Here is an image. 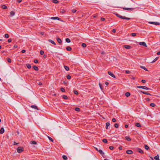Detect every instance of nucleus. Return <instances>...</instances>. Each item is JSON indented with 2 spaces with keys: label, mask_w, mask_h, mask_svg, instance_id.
<instances>
[{
  "label": "nucleus",
  "mask_w": 160,
  "mask_h": 160,
  "mask_svg": "<svg viewBox=\"0 0 160 160\" xmlns=\"http://www.w3.org/2000/svg\"><path fill=\"white\" fill-rule=\"evenodd\" d=\"M34 62L35 63H38V61L37 59H35L34 60Z\"/></svg>",
  "instance_id": "nucleus-54"
},
{
  "label": "nucleus",
  "mask_w": 160,
  "mask_h": 160,
  "mask_svg": "<svg viewBox=\"0 0 160 160\" xmlns=\"http://www.w3.org/2000/svg\"><path fill=\"white\" fill-rule=\"evenodd\" d=\"M31 107L37 110H38L39 109L38 107L36 105H32Z\"/></svg>",
  "instance_id": "nucleus-10"
},
{
  "label": "nucleus",
  "mask_w": 160,
  "mask_h": 160,
  "mask_svg": "<svg viewBox=\"0 0 160 160\" xmlns=\"http://www.w3.org/2000/svg\"><path fill=\"white\" fill-rule=\"evenodd\" d=\"M5 37L6 38H8L9 37V35L8 34H5Z\"/></svg>",
  "instance_id": "nucleus-49"
},
{
  "label": "nucleus",
  "mask_w": 160,
  "mask_h": 160,
  "mask_svg": "<svg viewBox=\"0 0 160 160\" xmlns=\"http://www.w3.org/2000/svg\"><path fill=\"white\" fill-rule=\"evenodd\" d=\"M138 149L139 152L141 153H144L143 151L141 149L138 148Z\"/></svg>",
  "instance_id": "nucleus-15"
},
{
  "label": "nucleus",
  "mask_w": 160,
  "mask_h": 160,
  "mask_svg": "<svg viewBox=\"0 0 160 160\" xmlns=\"http://www.w3.org/2000/svg\"><path fill=\"white\" fill-rule=\"evenodd\" d=\"M106 129H108V127L110 125V123L108 122H107L106 123Z\"/></svg>",
  "instance_id": "nucleus-24"
},
{
  "label": "nucleus",
  "mask_w": 160,
  "mask_h": 160,
  "mask_svg": "<svg viewBox=\"0 0 160 160\" xmlns=\"http://www.w3.org/2000/svg\"><path fill=\"white\" fill-rule=\"evenodd\" d=\"M157 54L158 55H160V51H159V52H158L157 53Z\"/></svg>",
  "instance_id": "nucleus-64"
},
{
  "label": "nucleus",
  "mask_w": 160,
  "mask_h": 160,
  "mask_svg": "<svg viewBox=\"0 0 160 160\" xmlns=\"http://www.w3.org/2000/svg\"><path fill=\"white\" fill-rule=\"evenodd\" d=\"M52 19L59 20L60 18L58 17H52L51 18Z\"/></svg>",
  "instance_id": "nucleus-9"
},
{
  "label": "nucleus",
  "mask_w": 160,
  "mask_h": 160,
  "mask_svg": "<svg viewBox=\"0 0 160 160\" xmlns=\"http://www.w3.org/2000/svg\"><path fill=\"white\" fill-rule=\"evenodd\" d=\"M4 130L3 128H2L0 130V133L2 134L4 133Z\"/></svg>",
  "instance_id": "nucleus-11"
},
{
  "label": "nucleus",
  "mask_w": 160,
  "mask_h": 160,
  "mask_svg": "<svg viewBox=\"0 0 160 160\" xmlns=\"http://www.w3.org/2000/svg\"><path fill=\"white\" fill-rule=\"evenodd\" d=\"M48 139L50 140L51 142H53V140L52 138H51V137H49L48 136Z\"/></svg>",
  "instance_id": "nucleus-36"
},
{
  "label": "nucleus",
  "mask_w": 160,
  "mask_h": 160,
  "mask_svg": "<svg viewBox=\"0 0 160 160\" xmlns=\"http://www.w3.org/2000/svg\"><path fill=\"white\" fill-rule=\"evenodd\" d=\"M124 47L126 49H130L131 48V46L128 45H125L124 46Z\"/></svg>",
  "instance_id": "nucleus-12"
},
{
  "label": "nucleus",
  "mask_w": 160,
  "mask_h": 160,
  "mask_svg": "<svg viewBox=\"0 0 160 160\" xmlns=\"http://www.w3.org/2000/svg\"><path fill=\"white\" fill-rule=\"evenodd\" d=\"M73 92L76 95H78V92L77 90H74Z\"/></svg>",
  "instance_id": "nucleus-38"
},
{
  "label": "nucleus",
  "mask_w": 160,
  "mask_h": 160,
  "mask_svg": "<svg viewBox=\"0 0 160 160\" xmlns=\"http://www.w3.org/2000/svg\"><path fill=\"white\" fill-rule=\"evenodd\" d=\"M40 34L42 35H43L44 34V32H41L40 33Z\"/></svg>",
  "instance_id": "nucleus-61"
},
{
  "label": "nucleus",
  "mask_w": 160,
  "mask_h": 160,
  "mask_svg": "<svg viewBox=\"0 0 160 160\" xmlns=\"http://www.w3.org/2000/svg\"><path fill=\"white\" fill-rule=\"evenodd\" d=\"M141 92L142 93H143V94H145L149 95H151L150 93H148V92H145L142 91H141Z\"/></svg>",
  "instance_id": "nucleus-17"
},
{
  "label": "nucleus",
  "mask_w": 160,
  "mask_h": 160,
  "mask_svg": "<svg viewBox=\"0 0 160 160\" xmlns=\"http://www.w3.org/2000/svg\"><path fill=\"white\" fill-rule=\"evenodd\" d=\"M52 2L55 3H58L59 1L57 0H52Z\"/></svg>",
  "instance_id": "nucleus-34"
},
{
  "label": "nucleus",
  "mask_w": 160,
  "mask_h": 160,
  "mask_svg": "<svg viewBox=\"0 0 160 160\" xmlns=\"http://www.w3.org/2000/svg\"><path fill=\"white\" fill-rule=\"evenodd\" d=\"M66 49L68 51H70L72 50V48L70 47H68L66 48Z\"/></svg>",
  "instance_id": "nucleus-35"
},
{
  "label": "nucleus",
  "mask_w": 160,
  "mask_h": 160,
  "mask_svg": "<svg viewBox=\"0 0 160 160\" xmlns=\"http://www.w3.org/2000/svg\"><path fill=\"white\" fill-rule=\"evenodd\" d=\"M67 78L68 79H70L71 78V77L69 75H68L67 76Z\"/></svg>",
  "instance_id": "nucleus-46"
},
{
  "label": "nucleus",
  "mask_w": 160,
  "mask_h": 160,
  "mask_svg": "<svg viewBox=\"0 0 160 160\" xmlns=\"http://www.w3.org/2000/svg\"><path fill=\"white\" fill-rule=\"evenodd\" d=\"M11 41H12V39L11 38L8 39V42H11Z\"/></svg>",
  "instance_id": "nucleus-56"
},
{
  "label": "nucleus",
  "mask_w": 160,
  "mask_h": 160,
  "mask_svg": "<svg viewBox=\"0 0 160 160\" xmlns=\"http://www.w3.org/2000/svg\"><path fill=\"white\" fill-rule=\"evenodd\" d=\"M15 14V13L13 11H11L10 12V15H11V16H14Z\"/></svg>",
  "instance_id": "nucleus-18"
},
{
  "label": "nucleus",
  "mask_w": 160,
  "mask_h": 160,
  "mask_svg": "<svg viewBox=\"0 0 160 160\" xmlns=\"http://www.w3.org/2000/svg\"><path fill=\"white\" fill-rule=\"evenodd\" d=\"M126 73L127 74L130 73V71L129 70H126L125 71Z\"/></svg>",
  "instance_id": "nucleus-51"
},
{
  "label": "nucleus",
  "mask_w": 160,
  "mask_h": 160,
  "mask_svg": "<svg viewBox=\"0 0 160 160\" xmlns=\"http://www.w3.org/2000/svg\"><path fill=\"white\" fill-rule=\"evenodd\" d=\"M64 68L66 70V71H68L69 70V67L67 66H64Z\"/></svg>",
  "instance_id": "nucleus-29"
},
{
  "label": "nucleus",
  "mask_w": 160,
  "mask_h": 160,
  "mask_svg": "<svg viewBox=\"0 0 160 160\" xmlns=\"http://www.w3.org/2000/svg\"><path fill=\"white\" fill-rule=\"evenodd\" d=\"M62 158L64 160H67L68 159L67 157L65 155H63L62 156Z\"/></svg>",
  "instance_id": "nucleus-23"
},
{
  "label": "nucleus",
  "mask_w": 160,
  "mask_h": 160,
  "mask_svg": "<svg viewBox=\"0 0 160 160\" xmlns=\"http://www.w3.org/2000/svg\"><path fill=\"white\" fill-rule=\"evenodd\" d=\"M60 89H61V90L62 92H65V90L63 88H61Z\"/></svg>",
  "instance_id": "nucleus-44"
},
{
  "label": "nucleus",
  "mask_w": 160,
  "mask_h": 160,
  "mask_svg": "<svg viewBox=\"0 0 160 160\" xmlns=\"http://www.w3.org/2000/svg\"><path fill=\"white\" fill-rule=\"evenodd\" d=\"M112 32H114H114H116V29H113L112 30Z\"/></svg>",
  "instance_id": "nucleus-63"
},
{
  "label": "nucleus",
  "mask_w": 160,
  "mask_h": 160,
  "mask_svg": "<svg viewBox=\"0 0 160 160\" xmlns=\"http://www.w3.org/2000/svg\"><path fill=\"white\" fill-rule=\"evenodd\" d=\"M115 14L117 17H118L120 18L123 19H127L128 20H129L130 19V18H127L125 17H123L122 16L119 15V14H118L117 13H115Z\"/></svg>",
  "instance_id": "nucleus-1"
},
{
  "label": "nucleus",
  "mask_w": 160,
  "mask_h": 160,
  "mask_svg": "<svg viewBox=\"0 0 160 160\" xmlns=\"http://www.w3.org/2000/svg\"><path fill=\"white\" fill-rule=\"evenodd\" d=\"M114 126L116 128H118V123H115L114 124Z\"/></svg>",
  "instance_id": "nucleus-47"
},
{
  "label": "nucleus",
  "mask_w": 160,
  "mask_h": 160,
  "mask_svg": "<svg viewBox=\"0 0 160 160\" xmlns=\"http://www.w3.org/2000/svg\"><path fill=\"white\" fill-rule=\"evenodd\" d=\"M154 158L156 160H159V156L158 155H157L156 156L154 157Z\"/></svg>",
  "instance_id": "nucleus-26"
},
{
  "label": "nucleus",
  "mask_w": 160,
  "mask_h": 160,
  "mask_svg": "<svg viewBox=\"0 0 160 160\" xmlns=\"http://www.w3.org/2000/svg\"><path fill=\"white\" fill-rule=\"evenodd\" d=\"M7 61L9 63H11V60L9 58H7Z\"/></svg>",
  "instance_id": "nucleus-45"
},
{
  "label": "nucleus",
  "mask_w": 160,
  "mask_h": 160,
  "mask_svg": "<svg viewBox=\"0 0 160 160\" xmlns=\"http://www.w3.org/2000/svg\"><path fill=\"white\" fill-rule=\"evenodd\" d=\"M139 44L140 45H142L146 47H147L146 43L144 42H140L139 43Z\"/></svg>",
  "instance_id": "nucleus-6"
},
{
  "label": "nucleus",
  "mask_w": 160,
  "mask_h": 160,
  "mask_svg": "<svg viewBox=\"0 0 160 160\" xmlns=\"http://www.w3.org/2000/svg\"><path fill=\"white\" fill-rule=\"evenodd\" d=\"M25 52H26V51L25 50H22L21 51L22 52V53H24Z\"/></svg>",
  "instance_id": "nucleus-59"
},
{
  "label": "nucleus",
  "mask_w": 160,
  "mask_h": 160,
  "mask_svg": "<svg viewBox=\"0 0 160 160\" xmlns=\"http://www.w3.org/2000/svg\"><path fill=\"white\" fill-rule=\"evenodd\" d=\"M30 144H37V142L35 141H31L30 142Z\"/></svg>",
  "instance_id": "nucleus-13"
},
{
  "label": "nucleus",
  "mask_w": 160,
  "mask_h": 160,
  "mask_svg": "<svg viewBox=\"0 0 160 160\" xmlns=\"http://www.w3.org/2000/svg\"><path fill=\"white\" fill-rule=\"evenodd\" d=\"M75 111H80V108H75Z\"/></svg>",
  "instance_id": "nucleus-43"
},
{
  "label": "nucleus",
  "mask_w": 160,
  "mask_h": 160,
  "mask_svg": "<svg viewBox=\"0 0 160 160\" xmlns=\"http://www.w3.org/2000/svg\"><path fill=\"white\" fill-rule=\"evenodd\" d=\"M158 57H157V58H155L152 61V62H151V63H154V62H155L157 60H158Z\"/></svg>",
  "instance_id": "nucleus-25"
},
{
  "label": "nucleus",
  "mask_w": 160,
  "mask_h": 160,
  "mask_svg": "<svg viewBox=\"0 0 160 160\" xmlns=\"http://www.w3.org/2000/svg\"><path fill=\"white\" fill-rule=\"evenodd\" d=\"M33 68L36 71H38V68L36 66H33Z\"/></svg>",
  "instance_id": "nucleus-16"
},
{
  "label": "nucleus",
  "mask_w": 160,
  "mask_h": 160,
  "mask_svg": "<svg viewBox=\"0 0 160 160\" xmlns=\"http://www.w3.org/2000/svg\"><path fill=\"white\" fill-rule=\"evenodd\" d=\"M24 150V148L23 147H18L17 149V152L19 153H21Z\"/></svg>",
  "instance_id": "nucleus-2"
},
{
  "label": "nucleus",
  "mask_w": 160,
  "mask_h": 160,
  "mask_svg": "<svg viewBox=\"0 0 160 160\" xmlns=\"http://www.w3.org/2000/svg\"><path fill=\"white\" fill-rule=\"evenodd\" d=\"M125 138L128 141H130L131 140V138H130L128 136L125 137Z\"/></svg>",
  "instance_id": "nucleus-28"
},
{
  "label": "nucleus",
  "mask_w": 160,
  "mask_h": 160,
  "mask_svg": "<svg viewBox=\"0 0 160 160\" xmlns=\"http://www.w3.org/2000/svg\"><path fill=\"white\" fill-rule=\"evenodd\" d=\"M57 41L59 43H61L62 42V40H61V39H60L59 38H57Z\"/></svg>",
  "instance_id": "nucleus-21"
},
{
  "label": "nucleus",
  "mask_w": 160,
  "mask_h": 160,
  "mask_svg": "<svg viewBox=\"0 0 160 160\" xmlns=\"http://www.w3.org/2000/svg\"><path fill=\"white\" fill-rule=\"evenodd\" d=\"M98 152L101 154L102 155V156H103V155L104 154V153L100 149H99L98 151Z\"/></svg>",
  "instance_id": "nucleus-14"
},
{
  "label": "nucleus",
  "mask_w": 160,
  "mask_h": 160,
  "mask_svg": "<svg viewBox=\"0 0 160 160\" xmlns=\"http://www.w3.org/2000/svg\"><path fill=\"white\" fill-rule=\"evenodd\" d=\"M77 10L76 9H73L72 10V12L73 13H75L76 12Z\"/></svg>",
  "instance_id": "nucleus-53"
},
{
  "label": "nucleus",
  "mask_w": 160,
  "mask_h": 160,
  "mask_svg": "<svg viewBox=\"0 0 160 160\" xmlns=\"http://www.w3.org/2000/svg\"><path fill=\"white\" fill-rule=\"evenodd\" d=\"M113 146H110L109 147V148L110 149V150H113Z\"/></svg>",
  "instance_id": "nucleus-52"
},
{
  "label": "nucleus",
  "mask_w": 160,
  "mask_h": 160,
  "mask_svg": "<svg viewBox=\"0 0 160 160\" xmlns=\"http://www.w3.org/2000/svg\"><path fill=\"white\" fill-rule=\"evenodd\" d=\"M26 65L28 68V69H30L31 68V66L30 64L28 63L26 64Z\"/></svg>",
  "instance_id": "nucleus-32"
},
{
  "label": "nucleus",
  "mask_w": 160,
  "mask_h": 160,
  "mask_svg": "<svg viewBox=\"0 0 160 160\" xmlns=\"http://www.w3.org/2000/svg\"><path fill=\"white\" fill-rule=\"evenodd\" d=\"M19 144L18 143H16L15 142H14L13 144H14V145H17V144Z\"/></svg>",
  "instance_id": "nucleus-60"
},
{
  "label": "nucleus",
  "mask_w": 160,
  "mask_h": 160,
  "mask_svg": "<svg viewBox=\"0 0 160 160\" xmlns=\"http://www.w3.org/2000/svg\"><path fill=\"white\" fill-rule=\"evenodd\" d=\"M119 149H120V150H122V146H120L119 147Z\"/></svg>",
  "instance_id": "nucleus-62"
},
{
  "label": "nucleus",
  "mask_w": 160,
  "mask_h": 160,
  "mask_svg": "<svg viewBox=\"0 0 160 160\" xmlns=\"http://www.w3.org/2000/svg\"><path fill=\"white\" fill-rule=\"evenodd\" d=\"M62 98L65 99H68V98L67 96L65 95H63L62 96Z\"/></svg>",
  "instance_id": "nucleus-30"
},
{
  "label": "nucleus",
  "mask_w": 160,
  "mask_h": 160,
  "mask_svg": "<svg viewBox=\"0 0 160 160\" xmlns=\"http://www.w3.org/2000/svg\"><path fill=\"white\" fill-rule=\"evenodd\" d=\"M144 147H145V149H146L147 150H148L149 148V147L147 145H145Z\"/></svg>",
  "instance_id": "nucleus-33"
},
{
  "label": "nucleus",
  "mask_w": 160,
  "mask_h": 160,
  "mask_svg": "<svg viewBox=\"0 0 160 160\" xmlns=\"http://www.w3.org/2000/svg\"><path fill=\"white\" fill-rule=\"evenodd\" d=\"M125 95L127 97H128L130 95V93L129 92H127L125 93Z\"/></svg>",
  "instance_id": "nucleus-27"
},
{
  "label": "nucleus",
  "mask_w": 160,
  "mask_h": 160,
  "mask_svg": "<svg viewBox=\"0 0 160 160\" xmlns=\"http://www.w3.org/2000/svg\"><path fill=\"white\" fill-rule=\"evenodd\" d=\"M137 88H141L146 90L151 89L149 88H148L145 86H139L137 87Z\"/></svg>",
  "instance_id": "nucleus-3"
},
{
  "label": "nucleus",
  "mask_w": 160,
  "mask_h": 160,
  "mask_svg": "<svg viewBox=\"0 0 160 160\" xmlns=\"http://www.w3.org/2000/svg\"><path fill=\"white\" fill-rule=\"evenodd\" d=\"M131 34H132V37H134L136 36V33H132Z\"/></svg>",
  "instance_id": "nucleus-50"
},
{
  "label": "nucleus",
  "mask_w": 160,
  "mask_h": 160,
  "mask_svg": "<svg viewBox=\"0 0 160 160\" xmlns=\"http://www.w3.org/2000/svg\"><path fill=\"white\" fill-rule=\"evenodd\" d=\"M142 83H145L146 82V81L145 80H144V79H142Z\"/></svg>",
  "instance_id": "nucleus-57"
},
{
  "label": "nucleus",
  "mask_w": 160,
  "mask_h": 160,
  "mask_svg": "<svg viewBox=\"0 0 160 160\" xmlns=\"http://www.w3.org/2000/svg\"><path fill=\"white\" fill-rule=\"evenodd\" d=\"M99 87H100V89L102 90H103V88L101 84L100 83V82L99 83Z\"/></svg>",
  "instance_id": "nucleus-41"
},
{
  "label": "nucleus",
  "mask_w": 160,
  "mask_h": 160,
  "mask_svg": "<svg viewBox=\"0 0 160 160\" xmlns=\"http://www.w3.org/2000/svg\"><path fill=\"white\" fill-rule=\"evenodd\" d=\"M112 121L113 122H115L116 121V120L115 118H113L112 119Z\"/></svg>",
  "instance_id": "nucleus-55"
},
{
  "label": "nucleus",
  "mask_w": 160,
  "mask_h": 160,
  "mask_svg": "<svg viewBox=\"0 0 160 160\" xmlns=\"http://www.w3.org/2000/svg\"><path fill=\"white\" fill-rule=\"evenodd\" d=\"M102 141L104 142V143H107V142H108V141L107 140V139H103V140H102Z\"/></svg>",
  "instance_id": "nucleus-40"
},
{
  "label": "nucleus",
  "mask_w": 160,
  "mask_h": 160,
  "mask_svg": "<svg viewBox=\"0 0 160 160\" xmlns=\"http://www.w3.org/2000/svg\"><path fill=\"white\" fill-rule=\"evenodd\" d=\"M108 73L109 75H110L112 77H113L114 78H116V77L113 74V73H112V72H111L108 71Z\"/></svg>",
  "instance_id": "nucleus-7"
},
{
  "label": "nucleus",
  "mask_w": 160,
  "mask_h": 160,
  "mask_svg": "<svg viewBox=\"0 0 160 160\" xmlns=\"http://www.w3.org/2000/svg\"><path fill=\"white\" fill-rule=\"evenodd\" d=\"M135 125L136 127H141V124L139 123H136L135 124Z\"/></svg>",
  "instance_id": "nucleus-20"
},
{
  "label": "nucleus",
  "mask_w": 160,
  "mask_h": 160,
  "mask_svg": "<svg viewBox=\"0 0 160 160\" xmlns=\"http://www.w3.org/2000/svg\"><path fill=\"white\" fill-rule=\"evenodd\" d=\"M148 23L150 24H153L155 25H160V22H149Z\"/></svg>",
  "instance_id": "nucleus-4"
},
{
  "label": "nucleus",
  "mask_w": 160,
  "mask_h": 160,
  "mask_svg": "<svg viewBox=\"0 0 160 160\" xmlns=\"http://www.w3.org/2000/svg\"><path fill=\"white\" fill-rule=\"evenodd\" d=\"M44 53V52L42 50H41L40 52V53L41 55H43V54Z\"/></svg>",
  "instance_id": "nucleus-48"
},
{
  "label": "nucleus",
  "mask_w": 160,
  "mask_h": 160,
  "mask_svg": "<svg viewBox=\"0 0 160 160\" xmlns=\"http://www.w3.org/2000/svg\"><path fill=\"white\" fill-rule=\"evenodd\" d=\"M123 9L125 10H130V11H132L135 9V8H123Z\"/></svg>",
  "instance_id": "nucleus-5"
},
{
  "label": "nucleus",
  "mask_w": 160,
  "mask_h": 160,
  "mask_svg": "<svg viewBox=\"0 0 160 160\" xmlns=\"http://www.w3.org/2000/svg\"><path fill=\"white\" fill-rule=\"evenodd\" d=\"M140 67L141 68L144 69L145 71H148L147 69L146 68V67H144V66H140Z\"/></svg>",
  "instance_id": "nucleus-22"
},
{
  "label": "nucleus",
  "mask_w": 160,
  "mask_h": 160,
  "mask_svg": "<svg viewBox=\"0 0 160 160\" xmlns=\"http://www.w3.org/2000/svg\"><path fill=\"white\" fill-rule=\"evenodd\" d=\"M82 46L83 48H85L86 47V44L85 43H82Z\"/></svg>",
  "instance_id": "nucleus-39"
},
{
  "label": "nucleus",
  "mask_w": 160,
  "mask_h": 160,
  "mask_svg": "<svg viewBox=\"0 0 160 160\" xmlns=\"http://www.w3.org/2000/svg\"><path fill=\"white\" fill-rule=\"evenodd\" d=\"M48 41H49L50 42H51L54 45H56V43L54 42V41L52 40L49 39L48 40Z\"/></svg>",
  "instance_id": "nucleus-19"
},
{
  "label": "nucleus",
  "mask_w": 160,
  "mask_h": 160,
  "mask_svg": "<svg viewBox=\"0 0 160 160\" xmlns=\"http://www.w3.org/2000/svg\"><path fill=\"white\" fill-rule=\"evenodd\" d=\"M150 106L152 107H154L155 106V104L154 103H152L150 104Z\"/></svg>",
  "instance_id": "nucleus-42"
},
{
  "label": "nucleus",
  "mask_w": 160,
  "mask_h": 160,
  "mask_svg": "<svg viewBox=\"0 0 160 160\" xmlns=\"http://www.w3.org/2000/svg\"><path fill=\"white\" fill-rule=\"evenodd\" d=\"M65 40H66V42L68 43H69L71 42L70 40L68 38H67Z\"/></svg>",
  "instance_id": "nucleus-31"
},
{
  "label": "nucleus",
  "mask_w": 160,
  "mask_h": 160,
  "mask_svg": "<svg viewBox=\"0 0 160 160\" xmlns=\"http://www.w3.org/2000/svg\"><path fill=\"white\" fill-rule=\"evenodd\" d=\"M126 152L128 154H131L133 153V152L131 150H128L126 151Z\"/></svg>",
  "instance_id": "nucleus-8"
},
{
  "label": "nucleus",
  "mask_w": 160,
  "mask_h": 160,
  "mask_svg": "<svg viewBox=\"0 0 160 160\" xmlns=\"http://www.w3.org/2000/svg\"><path fill=\"white\" fill-rule=\"evenodd\" d=\"M101 19L102 21H104L105 20V18H101Z\"/></svg>",
  "instance_id": "nucleus-58"
},
{
  "label": "nucleus",
  "mask_w": 160,
  "mask_h": 160,
  "mask_svg": "<svg viewBox=\"0 0 160 160\" xmlns=\"http://www.w3.org/2000/svg\"><path fill=\"white\" fill-rule=\"evenodd\" d=\"M2 9H5L7 8V7L6 5H3L2 6Z\"/></svg>",
  "instance_id": "nucleus-37"
}]
</instances>
